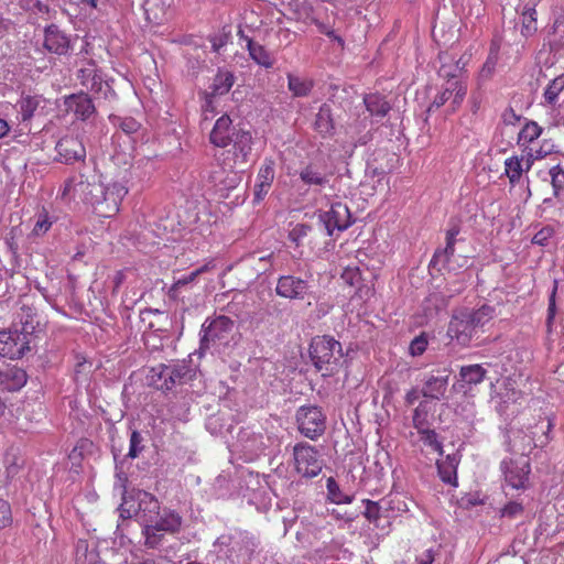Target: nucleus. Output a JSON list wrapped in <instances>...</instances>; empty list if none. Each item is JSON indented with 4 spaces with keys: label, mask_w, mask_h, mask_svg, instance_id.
<instances>
[{
    "label": "nucleus",
    "mask_w": 564,
    "mask_h": 564,
    "mask_svg": "<svg viewBox=\"0 0 564 564\" xmlns=\"http://www.w3.org/2000/svg\"><path fill=\"white\" fill-rule=\"evenodd\" d=\"M311 226L306 224L295 225L289 232V239L296 246H300L302 240L310 234Z\"/></svg>",
    "instance_id": "obj_51"
},
{
    "label": "nucleus",
    "mask_w": 564,
    "mask_h": 564,
    "mask_svg": "<svg viewBox=\"0 0 564 564\" xmlns=\"http://www.w3.org/2000/svg\"><path fill=\"white\" fill-rule=\"evenodd\" d=\"M231 142L234 143L235 164L247 165L250 161L252 151V135L250 131H237Z\"/></svg>",
    "instance_id": "obj_18"
},
{
    "label": "nucleus",
    "mask_w": 564,
    "mask_h": 564,
    "mask_svg": "<svg viewBox=\"0 0 564 564\" xmlns=\"http://www.w3.org/2000/svg\"><path fill=\"white\" fill-rule=\"evenodd\" d=\"M246 40L250 57L260 66L271 68L273 66V59L270 53L262 45L253 42L251 39L246 37Z\"/></svg>",
    "instance_id": "obj_31"
},
{
    "label": "nucleus",
    "mask_w": 564,
    "mask_h": 564,
    "mask_svg": "<svg viewBox=\"0 0 564 564\" xmlns=\"http://www.w3.org/2000/svg\"><path fill=\"white\" fill-rule=\"evenodd\" d=\"M191 368L185 362L160 365L152 369V382L161 390H171L175 384H182L191 378Z\"/></svg>",
    "instance_id": "obj_7"
},
{
    "label": "nucleus",
    "mask_w": 564,
    "mask_h": 564,
    "mask_svg": "<svg viewBox=\"0 0 564 564\" xmlns=\"http://www.w3.org/2000/svg\"><path fill=\"white\" fill-rule=\"evenodd\" d=\"M429 413H430V408H429V404L426 401L420 402V404L414 409L412 422H413V426L417 431H421L422 429L427 427Z\"/></svg>",
    "instance_id": "obj_45"
},
{
    "label": "nucleus",
    "mask_w": 564,
    "mask_h": 564,
    "mask_svg": "<svg viewBox=\"0 0 564 564\" xmlns=\"http://www.w3.org/2000/svg\"><path fill=\"white\" fill-rule=\"evenodd\" d=\"M521 397V392L516 390L513 384L510 381L505 382V392L497 393L496 395H492V399L498 398L499 401L497 402L499 412L505 411L503 404L509 403H516L519 398Z\"/></svg>",
    "instance_id": "obj_40"
},
{
    "label": "nucleus",
    "mask_w": 564,
    "mask_h": 564,
    "mask_svg": "<svg viewBox=\"0 0 564 564\" xmlns=\"http://www.w3.org/2000/svg\"><path fill=\"white\" fill-rule=\"evenodd\" d=\"M477 333L478 329L467 315V308L453 314L447 328V335L452 340L460 346H468Z\"/></svg>",
    "instance_id": "obj_9"
},
{
    "label": "nucleus",
    "mask_w": 564,
    "mask_h": 564,
    "mask_svg": "<svg viewBox=\"0 0 564 564\" xmlns=\"http://www.w3.org/2000/svg\"><path fill=\"white\" fill-rule=\"evenodd\" d=\"M142 533L144 536V545L149 549H156L159 545H161L165 532L159 530L156 527H153V524L148 522L143 523Z\"/></svg>",
    "instance_id": "obj_41"
},
{
    "label": "nucleus",
    "mask_w": 564,
    "mask_h": 564,
    "mask_svg": "<svg viewBox=\"0 0 564 564\" xmlns=\"http://www.w3.org/2000/svg\"><path fill=\"white\" fill-rule=\"evenodd\" d=\"M326 488L328 498L334 503H351L354 500V495L344 494L336 480L333 477H329L326 481Z\"/></svg>",
    "instance_id": "obj_39"
},
{
    "label": "nucleus",
    "mask_w": 564,
    "mask_h": 564,
    "mask_svg": "<svg viewBox=\"0 0 564 564\" xmlns=\"http://www.w3.org/2000/svg\"><path fill=\"white\" fill-rule=\"evenodd\" d=\"M22 7L26 10L36 9L39 12H47L48 7L41 2V0H21Z\"/></svg>",
    "instance_id": "obj_61"
},
{
    "label": "nucleus",
    "mask_w": 564,
    "mask_h": 564,
    "mask_svg": "<svg viewBox=\"0 0 564 564\" xmlns=\"http://www.w3.org/2000/svg\"><path fill=\"white\" fill-rule=\"evenodd\" d=\"M207 270V265H203L198 269H196L195 271L191 272L189 274L187 275H184L182 278H180L177 281H175V283L172 285L171 288V291L172 292H177L182 286L188 284V283H192L193 281H195V279L203 272H205Z\"/></svg>",
    "instance_id": "obj_54"
},
{
    "label": "nucleus",
    "mask_w": 564,
    "mask_h": 564,
    "mask_svg": "<svg viewBox=\"0 0 564 564\" xmlns=\"http://www.w3.org/2000/svg\"><path fill=\"white\" fill-rule=\"evenodd\" d=\"M487 375V370L481 365L462 366L459 370L460 380L471 387L481 383Z\"/></svg>",
    "instance_id": "obj_28"
},
{
    "label": "nucleus",
    "mask_w": 564,
    "mask_h": 564,
    "mask_svg": "<svg viewBox=\"0 0 564 564\" xmlns=\"http://www.w3.org/2000/svg\"><path fill=\"white\" fill-rule=\"evenodd\" d=\"M523 511V507L520 502L510 501L501 509V516L508 518H516L521 514Z\"/></svg>",
    "instance_id": "obj_57"
},
{
    "label": "nucleus",
    "mask_w": 564,
    "mask_h": 564,
    "mask_svg": "<svg viewBox=\"0 0 564 564\" xmlns=\"http://www.w3.org/2000/svg\"><path fill=\"white\" fill-rule=\"evenodd\" d=\"M447 88L451 89V96H453L452 105L454 108L459 106L467 93V85L460 80H454L447 83Z\"/></svg>",
    "instance_id": "obj_49"
},
{
    "label": "nucleus",
    "mask_w": 564,
    "mask_h": 564,
    "mask_svg": "<svg viewBox=\"0 0 564 564\" xmlns=\"http://www.w3.org/2000/svg\"><path fill=\"white\" fill-rule=\"evenodd\" d=\"M142 441L143 438L138 431H133L131 433L128 457L133 459L139 456V454L143 451Z\"/></svg>",
    "instance_id": "obj_53"
},
{
    "label": "nucleus",
    "mask_w": 564,
    "mask_h": 564,
    "mask_svg": "<svg viewBox=\"0 0 564 564\" xmlns=\"http://www.w3.org/2000/svg\"><path fill=\"white\" fill-rule=\"evenodd\" d=\"M296 424L299 432L315 441L325 433L326 430V415L322 409L316 405H302L297 409Z\"/></svg>",
    "instance_id": "obj_5"
},
{
    "label": "nucleus",
    "mask_w": 564,
    "mask_h": 564,
    "mask_svg": "<svg viewBox=\"0 0 564 564\" xmlns=\"http://www.w3.org/2000/svg\"><path fill=\"white\" fill-rule=\"evenodd\" d=\"M499 51H500V41L492 40L487 59L484 63L480 72H479V78L481 80H488L494 75V73L496 70V66L498 64V59H499Z\"/></svg>",
    "instance_id": "obj_29"
},
{
    "label": "nucleus",
    "mask_w": 564,
    "mask_h": 564,
    "mask_svg": "<svg viewBox=\"0 0 564 564\" xmlns=\"http://www.w3.org/2000/svg\"><path fill=\"white\" fill-rule=\"evenodd\" d=\"M275 163L272 159L265 158L257 174L254 184V199L262 200L269 193L275 177Z\"/></svg>",
    "instance_id": "obj_14"
},
{
    "label": "nucleus",
    "mask_w": 564,
    "mask_h": 564,
    "mask_svg": "<svg viewBox=\"0 0 564 564\" xmlns=\"http://www.w3.org/2000/svg\"><path fill=\"white\" fill-rule=\"evenodd\" d=\"M459 234V227L457 225H453L446 231V246L444 249L436 250L433 259L442 260L444 262L448 261L451 257L454 256L455 252V243L456 237Z\"/></svg>",
    "instance_id": "obj_32"
},
{
    "label": "nucleus",
    "mask_w": 564,
    "mask_h": 564,
    "mask_svg": "<svg viewBox=\"0 0 564 564\" xmlns=\"http://www.w3.org/2000/svg\"><path fill=\"white\" fill-rule=\"evenodd\" d=\"M97 553L88 550L86 541L79 540L76 544L75 564H104L97 561Z\"/></svg>",
    "instance_id": "obj_37"
},
{
    "label": "nucleus",
    "mask_w": 564,
    "mask_h": 564,
    "mask_svg": "<svg viewBox=\"0 0 564 564\" xmlns=\"http://www.w3.org/2000/svg\"><path fill=\"white\" fill-rule=\"evenodd\" d=\"M28 381L26 372L17 366L0 371V388L7 391H18Z\"/></svg>",
    "instance_id": "obj_22"
},
{
    "label": "nucleus",
    "mask_w": 564,
    "mask_h": 564,
    "mask_svg": "<svg viewBox=\"0 0 564 564\" xmlns=\"http://www.w3.org/2000/svg\"><path fill=\"white\" fill-rule=\"evenodd\" d=\"M67 111L73 112L78 119L86 120L95 112V106L90 97L85 93L73 94L65 98Z\"/></svg>",
    "instance_id": "obj_19"
},
{
    "label": "nucleus",
    "mask_w": 564,
    "mask_h": 564,
    "mask_svg": "<svg viewBox=\"0 0 564 564\" xmlns=\"http://www.w3.org/2000/svg\"><path fill=\"white\" fill-rule=\"evenodd\" d=\"M140 124L132 118H126L120 123V128L127 134H131L138 131Z\"/></svg>",
    "instance_id": "obj_62"
},
{
    "label": "nucleus",
    "mask_w": 564,
    "mask_h": 564,
    "mask_svg": "<svg viewBox=\"0 0 564 564\" xmlns=\"http://www.w3.org/2000/svg\"><path fill=\"white\" fill-rule=\"evenodd\" d=\"M200 348L227 346L234 337L235 322L225 315L206 319L202 326Z\"/></svg>",
    "instance_id": "obj_4"
},
{
    "label": "nucleus",
    "mask_w": 564,
    "mask_h": 564,
    "mask_svg": "<svg viewBox=\"0 0 564 564\" xmlns=\"http://www.w3.org/2000/svg\"><path fill=\"white\" fill-rule=\"evenodd\" d=\"M436 465L441 479L446 484L456 486V469L458 466V458L456 455H447L445 459L437 460Z\"/></svg>",
    "instance_id": "obj_25"
},
{
    "label": "nucleus",
    "mask_w": 564,
    "mask_h": 564,
    "mask_svg": "<svg viewBox=\"0 0 564 564\" xmlns=\"http://www.w3.org/2000/svg\"><path fill=\"white\" fill-rule=\"evenodd\" d=\"M438 58L442 62V65L438 69V75L442 78L447 79V83L454 82L453 79H455L458 76V72L463 69L464 64L460 66V59L453 63V61L449 59L448 55L443 53L440 54Z\"/></svg>",
    "instance_id": "obj_34"
},
{
    "label": "nucleus",
    "mask_w": 564,
    "mask_h": 564,
    "mask_svg": "<svg viewBox=\"0 0 564 564\" xmlns=\"http://www.w3.org/2000/svg\"><path fill=\"white\" fill-rule=\"evenodd\" d=\"M362 503L366 506V510L364 512V516L370 521V522H377L380 518V506L379 502L364 499Z\"/></svg>",
    "instance_id": "obj_55"
},
{
    "label": "nucleus",
    "mask_w": 564,
    "mask_h": 564,
    "mask_svg": "<svg viewBox=\"0 0 564 564\" xmlns=\"http://www.w3.org/2000/svg\"><path fill=\"white\" fill-rule=\"evenodd\" d=\"M137 499L138 509H134V512L139 516L142 524L150 522L155 514H159L161 506L153 495L147 491H139Z\"/></svg>",
    "instance_id": "obj_20"
},
{
    "label": "nucleus",
    "mask_w": 564,
    "mask_h": 564,
    "mask_svg": "<svg viewBox=\"0 0 564 564\" xmlns=\"http://www.w3.org/2000/svg\"><path fill=\"white\" fill-rule=\"evenodd\" d=\"M182 522V517L175 510L161 508L159 514H155L149 523L165 533L175 534L181 530Z\"/></svg>",
    "instance_id": "obj_17"
},
{
    "label": "nucleus",
    "mask_w": 564,
    "mask_h": 564,
    "mask_svg": "<svg viewBox=\"0 0 564 564\" xmlns=\"http://www.w3.org/2000/svg\"><path fill=\"white\" fill-rule=\"evenodd\" d=\"M449 382V371H438L437 375L430 373L425 377L422 395L426 399L442 400L445 398Z\"/></svg>",
    "instance_id": "obj_13"
},
{
    "label": "nucleus",
    "mask_w": 564,
    "mask_h": 564,
    "mask_svg": "<svg viewBox=\"0 0 564 564\" xmlns=\"http://www.w3.org/2000/svg\"><path fill=\"white\" fill-rule=\"evenodd\" d=\"M451 97V89L446 86L445 89L434 98L427 111L431 112L434 109L441 108Z\"/></svg>",
    "instance_id": "obj_59"
},
{
    "label": "nucleus",
    "mask_w": 564,
    "mask_h": 564,
    "mask_svg": "<svg viewBox=\"0 0 564 564\" xmlns=\"http://www.w3.org/2000/svg\"><path fill=\"white\" fill-rule=\"evenodd\" d=\"M427 347V339L425 336L420 335L415 337L410 344V354L412 356H421Z\"/></svg>",
    "instance_id": "obj_56"
},
{
    "label": "nucleus",
    "mask_w": 564,
    "mask_h": 564,
    "mask_svg": "<svg viewBox=\"0 0 564 564\" xmlns=\"http://www.w3.org/2000/svg\"><path fill=\"white\" fill-rule=\"evenodd\" d=\"M98 72L95 67L94 63H89L87 67H83L78 70V78L80 84L85 87L89 86V84L98 76Z\"/></svg>",
    "instance_id": "obj_52"
},
{
    "label": "nucleus",
    "mask_w": 564,
    "mask_h": 564,
    "mask_svg": "<svg viewBox=\"0 0 564 564\" xmlns=\"http://www.w3.org/2000/svg\"><path fill=\"white\" fill-rule=\"evenodd\" d=\"M299 176L306 185L324 186L328 183L329 178L326 174L322 173L316 165L308 164L299 172Z\"/></svg>",
    "instance_id": "obj_30"
},
{
    "label": "nucleus",
    "mask_w": 564,
    "mask_h": 564,
    "mask_svg": "<svg viewBox=\"0 0 564 564\" xmlns=\"http://www.w3.org/2000/svg\"><path fill=\"white\" fill-rule=\"evenodd\" d=\"M421 435V441L424 445L431 447L433 451L437 452L440 455L443 454L442 443L437 438V434L434 430H430L429 427L422 429L417 431Z\"/></svg>",
    "instance_id": "obj_47"
},
{
    "label": "nucleus",
    "mask_w": 564,
    "mask_h": 564,
    "mask_svg": "<svg viewBox=\"0 0 564 564\" xmlns=\"http://www.w3.org/2000/svg\"><path fill=\"white\" fill-rule=\"evenodd\" d=\"M500 468L505 476V481L512 489H525L529 482L531 471L530 462L527 456H520L516 459H505Z\"/></svg>",
    "instance_id": "obj_8"
},
{
    "label": "nucleus",
    "mask_w": 564,
    "mask_h": 564,
    "mask_svg": "<svg viewBox=\"0 0 564 564\" xmlns=\"http://www.w3.org/2000/svg\"><path fill=\"white\" fill-rule=\"evenodd\" d=\"M293 459L296 473L305 478L316 477L324 466L318 449L306 442L297 443L293 447Z\"/></svg>",
    "instance_id": "obj_6"
},
{
    "label": "nucleus",
    "mask_w": 564,
    "mask_h": 564,
    "mask_svg": "<svg viewBox=\"0 0 564 564\" xmlns=\"http://www.w3.org/2000/svg\"><path fill=\"white\" fill-rule=\"evenodd\" d=\"M40 105V99L37 97L26 96L22 98L19 102V113L23 121L31 119L34 115V111L37 109Z\"/></svg>",
    "instance_id": "obj_46"
},
{
    "label": "nucleus",
    "mask_w": 564,
    "mask_h": 564,
    "mask_svg": "<svg viewBox=\"0 0 564 564\" xmlns=\"http://www.w3.org/2000/svg\"><path fill=\"white\" fill-rule=\"evenodd\" d=\"M127 187L119 183H105L101 175L93 172L70 177L65 183L63 195L78 197L88 205L98 217L110 218L117 215Z\"/></svg>",
    "instance_id": "obj_1"
},
{
    "label": "nucleus",
    "mask_w": 564,
    "mask_h": 564,
    "mask_svg": "<svg viewBox=\"0 0 564 564\" xmlns=\"http://www.w3.org/2000/svg\"><path fill=\"white\" fill-rule=\"evenodd\" d=\"M231 123V119L227 115L217 119L209 135L214 145L225 148L232 141L237 131H235Z\"/></svg>",
    "instance_id": "obj_16"
},
{
    "label": "nucleus",
    "mask_w": 564,
    "mask_h": 564,
    "mask_svg": "<svg viewBox=\"0 0 564 564\" xmlns=\"http://www.w3.org/2000/svg\"><path fill=\"white\" fill-rule=\"evenodd\" d=\"M173 0H144L145 19L153 24H162L167 18V11Z\"/></svg>",
    "instance_id": "obj_23"
},
{
    "label": "nucleus",
    "mask_w": 564,
    "mask_h": 564,
    "mask_svg": "<svg viewBox=\"0 0 564 564\" xmlns=\"http://www.w3.org/2000/svg\"><path fill=\"white\" fill-rule=\"evenodd\" d=\"M234 85V75L229 72L218 73L212 85V93L215 96L227 94Z\"/></svg>",
    "instance_id": "obj_36"
},
{
    "label": "nucleus",
    "mask_w": 564,
    "mask_h": 564,
    "mask_svg": "<svg viewBox=\"0 0 564 564\" xmlns=\"http://www.w3.org/2000/svg\"><path fill=\"white\" fill-rule=\"evenodd\" d=\"M367 110L378 117H383L390 110L389 104L378 95H369L365 98Z\"/></svg>",
    "instance_id": "obj_38"
},
{
    "label": "nucleus",
    "mask_w": 564,
    "mask_h": 564,
    "mask_svg": "<svg viewBox=\"0 0 564 564\" xmlns=\"http://www.w3.org/2000/svg\"><path fill=\"white\" fill-rule=\"evenodd\" d=\"M52 224L53 223L50 219L47 213L46 212H41L37 215V218H36V221L34 224L32 234L35 235V236H43L51 228Z\"/></svg>",
    "instance_id": "obj_50"
},
{
    "label": "nucleus",
    "mask_w": 564,
    "mask_h": 564,
    "mask_svg": "<svg viewBox=\"0 0 564 564\" xmlns=\"http://www.w3.org/2000/svg\"><path fill=\"white\" fill-rule=\"evenodd\" d=\"M552 33L562 32L564 33V15L560 14L555 18L554 23L552 25Z\"/></svg>",
    "instance_id": "obj_64"
},
{
    "label": "nucleus",
    "mask_w": 564,
    "mask_h": 564,
    "mask_svg": "<svg viewBox=\"0 0 564 564\" xmlns=\"http://www.w3.org/2000/svg\"><path fill=\"white\" fill-rule=\"evenodd\" d=\"M542 127H540L535 121H529L519 132V142H522L523 144L532 143L542 134Z\"/></svg>",
    "instance_id": "obj_44"
},
{
    "label": "nucleus",
    "mask_w": 564,
    "mask_h": 564,
    "mask_svg": "<svg viewBox=\"0 0 564 564\" xmlns=\"http://www.w3.org/2000/svg\"><path fill=\"white\" fill-rule=\"evenodd\" d=\"M315 130L323 137L330 135L334 132V120L332 108L328 104H323L316 115L314 122Z\"/></svg>",
    "instance_id": "obj_24"
},
{
    "label": "nucleus",
    "mask_w": 564,
    "mask_h": 564,
    "mask_svg": "<svg viewBox=\"0 0 564 564\" xmlns=\"http://www.w3.org/2000/svg\"><path fill=\"white\" fill-rule=\"evenodd\" d=\"M11 523V509L7 501L0 499V529Z\"/></svg>",
    "instance_id": "obj_58"
},
{
    "label": "nucleus",
    "mask_w": 564,
    "mask_h": 564,
    "mask_svg": "<svg viewBox=\"0 0 564 564\" xmlns=\"http://www.w3.org/2000/svg\"><path fill=\"white\" fill-rule=\"evenodd\" d=\"M44 47L54 54H66L70 47L68 36L57 25L51 24L44 31Z\"/></svg>",
    "instance_id": "obj_15"
},
{
    "label": "nucleus",
    "mask_w": 564,
    "mask_h": 564,
    "mask_svg": "<svg viewBox=\"0 0 564 564\" xmlns=\"http://www.w3.org/2000/svg\"><path fill=\"white\" fill-rule=\"evenodd\" d=\"M549 174L551 176L553 194L555 197H558L561 192L564 189V170L560 164H557L550 169Z\"/></svg>",
    "instance_id": "obj_48"
},
{
    "label": "nucleus",
    "mask_w": 564,
    "mask_h": 564,
    "mask_svg": "<svg viewBox=\"0 0 564 564\" xmlns=\"http://www.w3.org/2000/svg\"><path fill=\"white\" fill-rule=\"evenodd\" d=\"M313 86L314 83L310 78L288 74V88L293 97L301 98L308 96Z\"/></svg>",
    "instance_id": "obj_27"
},
{
    "label": "nucleus",
    "mask_w": 564,
    "mask_h": 564,
    "mask_svg": "<svg viewBox=\"0 0 564 564\" xmlns=\"http://www.w3.org/2000/svg\"><path fill=\"white\" fill-rule=\"evenodd\" d=\"M55 150L57 152L56 160L61 163L72 164L74 162L84 160L86 156V150L82 141L75 137L62 138Z\"/></svg>",
    "instance_id": "obj_12"
},
{
    "label": "nucleus",
    "mask_w": 564,
    "mask_h": 564,
    "mask_svg": "<svg viewBox=\"0 0 564 564\" xmlns=\"http://www.w3.org/2000/svg\"><path fill=\"white\" fill-rule=\"evenodd\" d=\"M311 273H306L304 278L293 274L281 275L276 282L275 292L279 296L284 299L304 300L311 289Z\"/></svg>",
    "instance_id": "obj_10"
},
{
    "label": "nucleus",
    "mask_w": 564,
    "mask_h": 564,
    "mask_svg": "<svg viewBox=\"0 0 564 564\" xmlns=\"http://www.w3.org/2000/svg\"><path fill=\"white\" fill-rule=\"evenodd\" d=\"M87 89H90L91 91L99 93L102 91L105 88L107 91L110 90V87L108 84L102 82V78L100 75H98L90 84L86 87Z\"/></svg>",
    "instance_id": "obj_63"
},
{
    "label": "nucleus",
    "mask_w": 564,
    "mask_h": 564,
    "mask_svg": "<svg viewBox=\"0 0 564 564\" xmlns=\"http://www.w3.org/2000/svg\"><path fill=\"white\" fill-rule=\"evenodd\" d=\"M343 280L350 284L355 285L360 280V272L358 268H346L345 271L341 274Z\"/></svg>",
    "instance_id": "obj_60"
},
{
    "label": "nucleus",
    "mask_w": 564,
    "mask_h": 564,
    "mask_svg": "<svg viewBox=\"0 0 564 564\" xmlns=\"http://www.w3.org/2000/svg\"><path fill=\"white\" fill-rule=\"evenodd\" d=\"M494 307L488 305H482L478 310H467V315L471 319V324L474 323V326L479 330L482 328L487 323H489L494 317Z\"/></svg>",
    "instance_id": "obj_35"
},
{
    "label": "nucleus",
    "mask_w": 564,
    "mask_h": 564,
    "mask_svg": "<svg viewBox=\"0 0 564 564\" xmlns=\"http://www.w3.org/2000/svg\"><path fill=\"white\" fill-rule=\"evenodd\" d=\"M543 109L545 110L546 121L550 126H564V99Z\"/></svg>",
    "instance_id": "obj_42"
},
{
    "label": "nucleus",
    "mask_w": 564,
    "mask_h": 564,
    "mask_svg": "<svg viewBox=\"0 0 564 564\" xmlns=\"http://www.w3.org/2000/svg\"><path fill=\"white\" fill-rule=\"evenodd\" d=\"M524 172L523 159L517 155L510 156L505 161V174L512 186L518 184Z\"/></svg>",
    "instance_id": "obj_33"
},
{
    "label": "nucleus",
    "mask_w": 564,
    "mask_h": 564,
    "mask_svg": "<svg viewBox=\"0 0 564 564\" xmlns=\"http://www.w3.org/2000/svg\"><path fill=\"white\" fill-rule=\"evenodd\" d=\"M310 357L316 370L323 376L335 375L345 362L341 344L328 335L312 339Z\"/></svg>",
    "instance_id": "obj_2"
},
{
    "label": "nucleus",
    "mask_w": 564,
    "mask_h": 564,
    "mask_svg": "<svg viewBox=\"0 0 564 564\" xmlns=\"http://www.w3.org/2000/svg\"><path fill=\"white\" fill-rule=\"evenodd\" d=\"M538 31L536 25V11L534 7L528 8L522 12V28L521 33L523 36H532Z\"/></svg>",
    "instance_id": "obj_43"
},
{
    "label": "nucleus",
    "mask_w": 564,
    "mask_h": 564,
    "mask_svg": "<svg viewBox=\"0 0 564 564\" xmlns=\"http://www.w3.org/2000/svg\"><path fill=\"white\" fill-rule=\"evenodd\" d=\"M36 325L33 321L26 319L21 328L14 327L0 332V356L10 359H18L30 350V345L34 339Z\"/></svg>",
    "instance_id": "obj_3"
},
{
    "label": "nucleus",
    "mask_w": 564,
    "mask_h": 564,
    "mask_svg": "<svg viewBox=\"0 0 564 564\" xmlns=\"http://www.w3.org/2000/svg\"><path fill=\"white\" fill-rule=\"evenodd\" d=\"M257 546L258 543L253 536L239 533L237 536L232 538L230 552L236 553L238 562L245 563L252 557Z\"/></svg>",
    "instance_id": "obj_21"
},
{
    "label": "nucleus",
    "mask_w": 564,
    "mask_h": 564,
    "mask_svg": "<svg viewBox=\"0 0 564 564\" xmlns=\"http://www.w3.org/2000/svg\"><path fill=\"white\" fill-rule=\"evenodd\" d=\"M564 95V75H561L553 80H551L544 89L543 100L541 101V106L543 108L555 105L560 101L561 96Z\"/></svg>",
    "instance_id": "obj_26"
},
{
    "label": "nucleus",
    "mask_w": 564,
    "mask_h": 564,
    "mask_svg": "<svg viewBox=\"0 0 564 564\" xmlns=\"http://www.w3.org/2000/svg\"><path fill=\"white\" fill-rule=\"evenodd\" d=\"M319 219L329 236L334 234L335 229L344 231L352 224L349 208L339 202L333 204L328 212L321 214Z\"/></svg>",
    "instance_id": "obj_11"
}]
</instances>
